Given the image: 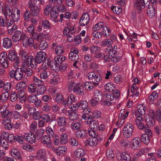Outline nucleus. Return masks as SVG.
I'll list each match as a JSON object with an SVG mask.
<instances>
[{
	"instance_id": "obj_1",
	"label": "nucleus",
	"mask_w": 161,
	"mask_h": 161,
	"mask_svg": "<svg viewBox=\"0 0 161 161\" xmlns=\"http://www.w3.org/2000/svg\"><path fill=\"white\" fill-rule=\"evenodd\" d=\"M68 87L69 92L73 91L74 93L81 96L84 95L83 90L80 87V84L74 80H72L69 82Z\"/></svg>"
},
{
	"instance_id": "obj_2",
	"label": "nucleus",
	"mask_w": 161,
	"mask_h": 161,
	"mask_svg": "<svg viewBox=\"0 0 161 161\" xmlns=\"http://www.w3.org/2000/svg\"><path fill=\"white\" fill-rule=\"evenodd\" d=\"M20 55L21 56V58L22 60L23 66L24 67L25 66L29 67L31 64L33 65V62L35 61L34 58H32V56H28L26 53L23 51L20 52Z\"/></svg>"
},
{
	"instance_id": "obj_3",
	"label": "nucleus",
	"mask_w": 161,
	"mask_h": 161,
	"mask_svg": "<svg viewBox=\"0 0 161 161\" xmlns=\"http://www.w3.org/2000/svg\"><path fill=\"white\" fill-rule=\"evenodd\" d=\"M11 78H14L17 80H20L24 76L23 71L21 68L17 69L15 70H12L9 72Z\"/></svg>"
},
{
	"instance_id": "obj_4",
	"label": "nucleus",
	"mask_w": 161,
	"mask_h": 161,
	"mask_svg": "<svg viewBox=\"0 0 161 161\" xmlns=\"http://www.w3.org/2000/svg\"><path fill=\"white\" fill-rule=\"evenodd\" d=\"M133 126L132 124L127 123L125 125L123 129V136L126 138H130L132 135Z\"/></svg>"
},
{
	"instance_id": "obj_5",
	"label": "nucleus",
	"mask_w": 161,
	"mask_h": 161,
	"mask_svg": "<svg viewBox=\"0 0 161 161\" xmlns=\"http://www.w3.org/2000/svg\"><path fill=\"white\" fill-rule=\"evenodd\" d=\"M89 80H92L93 85L97 86L99 84V82L102 80V77L100 75L96 74L93 72L88 73L87 75Z\"/></svg>"
},
{
	"instance_id": "obj_6",
	"label": "nucleus",
	"mask_w": 161,
	"mask_h": 161,
	"mask_svg": "<svg viewBox=\"0 0 161 161\" xmlns=\"http://www.w3.org/2000/svg\"><path fill=\"white\" fill-rule=\"evenodd\" d=\"M13 25V22L10 19H8L6 17H0V27H6L8 28Z\"/></svg>"
},
{
	"instance_id": "obj_7",
	"label": "nucleus",
	"mask_w": 161,
	"mask_h": 161,
	"mask_svg": "<svg viewBox=\"0 0 161 161\" xmlns=\"http://www.w3.org/2000/svg\"><path fill=\"white\" fill-rule=\"evenodd\" d=\"M33 0H30L29 2V8L30 9L32 15L34 16H37L38 15L39 9L36 6Z\"/></svg>"
},
{
	"instance_id": "obj_8",
	"label": "nucleus",
	"mask_w": 161,
	"mask_h": 161,
	"mask_svg": "<svg viewBox=\"0 0 161 161\" xmlns=\"http://www.w3.org/2000/svg\"><path fill=\"white\" fill-rule=\"evenodd\" d=\"M41 142L45 146L48 148L51 149L52 147L53 143L50 136L48 135L42 136L41 138Z\"/></svg>"
},
{
	"instance_id": "obj_9",
	"label": "nucleus",
	"mask_w": 161,
	"mask_h": 161,
	"mask_svg": "<svg viewBox=\"0 0 161 161\" xmlns=\"http://www.w3.org/2000/svg\"><path fill=\"white\" fill-rule=\"evenodd\" d=\"M46 57V53L43 51H40L37 53L36 58H34L35 62L37 64L42 62Z\"/></svg>"
},
{
	"instance_id": "obj_10",
	"label": "nucleus",
	"mask_w": 161,
	"mask_h": 161,
	"mask_svg": "<svg viewBox=\"0 0 161 161\" xmlns=\"http://www.w3.org/2000/svg\"><path fill=\"white\" fill-rule=\"evenodd\" d=\"M12 21L18 22L20 19V11L17 8H14L11 11V15Z\"/></svg>"
},
{
	"instance_id": "obj_11",
	"label": "nucleus",
	"mask_w": 161,
	"mask_h": 161,
	"mask_svg": "<svg viewBox=\"0 0 161 161\" xmlns=\"http://www.w3.org/2000/svg\"><path fill=\"white\" fill-rule=\"evenodd\" d=\"M78 53V51L75 48L72 49L69 55V58L72 61L79 62Z\"/></svg>"
},
{
	"instance_id": "obj_12",
	"label": "nucleus",
	"mask_w": 161,
	"mask_h": 161,
	"mask_svg": "<svg viewBox=\"0 0 161 161\" xmlns=\"http://www.w3.org/2000/svg\"><path fill=\"white\" fill-rule=\"evenodd\" d=\"M136 118L135 119V123L138 128L140 130H144L145 127L142 122L143 121V119L142 116L139 114H136Z\"/></svg>"
},
{
	"instance_id": "obj_13",
	"label": "nucleus",
	"mask_w": 161,
	"mask_h": 161,
	"mask_svg": "<svg viewBox=\"0 0 161 161\" xmlns=\"http://www.w3.org/2000/svg\"><path fill=\"white\" fill-rule=\"evenodd\" d=\"M90 17L88 13L84 14L80 18L79 25L80 26H84L88 24L89 22Z\"/></svg>"
},
{
	"instance_id": "obj_14",
	"label": "nucleus",
	"mask_w": 161,
	"mask_h": 161,
	"mask_svg": "<svg viewBox=\"0 0 161 161\" xmlns=\"http://www.w3.org/2000/svg\"><path fill=\"white\" fill-rule=\"evenodd\" d=\"M7 59V54L5 52L0 54V64L4 68H7L8 65Z\"/></svg>"
},
{
	"instance_id": "obj_15",
	"label": "nucleus",
	"mask_w": 161,
	"mask_h": 161,
	"mask_svg": "<svg viewBox=\"0 0 161 161\" xmlns=\"http://www.w3.org/2000/svg\"><path fill=\"white\" fill-rule=\"evenodd\" d=\"M11 154L12 156L19 161L21 160L22 155L19 150L15 148H12L11 150Z\"/></svg>"
},
{
	"instance_id": "obj_16",
	"label": "nucleus",
	"mask_w": 161,
	"mask_h": 161,
	"mask_svg": "<svg viewBox=\"0 0 161 161\" xmlns=\"http://www.w3.org/2000/svg\"><path fill=\"white\" fill-rule=\"evenodd\" d=\"M24 39L23 34H22L20 31H15L12 37L13 41L14 42H16L20 40H23Z\"/></svg>"
},
{
	"instance_id": "obj_17",
	"label": "nucleus",
	"mask_w": 161,
	"mask_h": 161,
	"mask_svg": "<svg viewBox=\"0 0 161 161\" xmlns=\"http://www.w3.org/2000/svg\"><path fill=\"white\" fill-rule=\"evenodd\" d=\"M24 139L31 143L32 144L35 143L36 141V138L34 134L28 133L24 134Z\"/></svg>"
},
{
	"instance_id": "obj_18",
	"label": "nucleus",
	"mask_w": 161,
	"mask_h": 161,
	"mask_svg": "<svg viewBox=\"0 0 161 161\" xmlns=\"http://www.w3.org/2000/svg\"><path fill=\"white\" fill-rule=\"evenodd\" d=\"M141 139L138 137H136L133 138L131 142V147L132 149L135 150L139 147L141 145Z\"/></svg>"
},
{
	"instance_id": "obj_19",
	"label": "nucleus",
	"mask_w": 161,
	"mask_h": 161,
	"mask_svg": "<svg viewBox=\"0 0 161 161\" xmlns=\"http://www.w3.org/2000/svg\"><path fill=\"white\" fill-rule=\"evenodd\" d=\"M147 13L149 17L152 18L154 17L156 13L155 7L152 5H148L147 9Z\"/></svg>"
},
{
	"instance_id": "obj_20",
	"label": "nucleus",
	"mask_w": 161,
	"mask_h": 161,
	"mask_svg": "<svg viewBox=\"0 0 161 161\" xmlns=\"http://www.w3.org/2000/svg\"><path fill=\"white\" fill-rule=\"evenodd\" d=\"M52 117L51 118L50 116L47 114H43L42 117V119L45 121L46 123H50L53 120H55L56 119V115L54 114H53L51 115Z\"/></svg>"
},
{
	"instance_id": "obj_21",
	"label": "nucleus",
	"mask_w": 161,
	"mask_h": 161,
	"mask_svg": "<svg viewBox=\"0 0 161 161\" xmlns=\"http://www.w3.org/2000/svg\"><path fill=\"white\" fill-rule=\"evenodd\" d=\"M10 114L9 111L3 107V106L0 107V116L3 119L5 118L7 119V117H9L8 115Z\"/></svg>"
},
{
	"instance_id": "obj_22",
	"label": "nucleus",
	"mask_w": 161,
	"mask_h": 161,
	"mask_svg": "<svg viewBox=\"0 0 161 161\" xmlns=\"http://www.w3.org/2000/svg\"><path fill=\"white\" fill-rule=\"evenodd\" d=\"M47 153L45 150L40 149L37 152L36 158L39 160L44 158L46 156Z\"/></svg>"
},
{
	"instance_id": "obj_23",
	"label": "nucleus",
	"mask_w": 161,
	"mask_h": 161,
	"mask_svg": "<svg viewBox=\"0 0 161 161\" xmlns=\"http://www.w3.org/2000/svg\"><path fill=\"white\" fill-rule=\"evenodd\" d=\"M87 134V131L84 129H80L77 131L75 132V135L77 137L83 139Z\"/></svg>"
},
{
	"instance_id": "obj_24",
	"label": "nucleus",
	"mask_w": 161,
	"mask_h": 161,
	"mask_svg": "<svg viewBox=\"0 0 161 161\" xmlns=\"http://www.w3.org/2000/svg\"><path fill=\"white\" fill-rule=\"evenodd\" d=\"M98 138L97 137H93L89 138L86 140L85 143L91 146L96 145L97 144Z\"/></svg>"
},
{
	"instance_id": "obj_25",
	"label": "nucleus",
	"mask_w": 161,
	"mask_h": 161,
	"mask_svg": "<svg viewBox=\"0 0 161 161\" xmlns=\"http://www.w3.org/2000/svg\"><path fill=\"white\" fill-rule=\"evenodd\" d=\"M116 36L114 35L110 39H105L103 42V45L104 46H110L113 44V41H116Z\"/></svg>"
},
{
	"instance_id": "obj_26",
	"label": "nucleus",
	"mask_w": 161,
	"mask_h": 161,
	"mask_svg": "<svg viewBox=\"0 0 161 161\" xmlns=\"http://www.w3.org/2000/svg\"><path fill=\"white\" fill-rule=\"evenodd\" d=\"M119 161H130V157L128 153L123 152L122 153L119 158H118Z\"/></svg>"
},
{
	"instance_id": "obj_27",
	"label": "nucleus",
	"mask_w": 161,
	"mask_h": 161,
	"mask_svg": "<svg viewBox=\"0 0 161 161\" xmlns=\"http://www.w3.org/2000/svg\"><path fill=\"white\" fill-rule=\"evenodd\" d=\"M59 64L55 60H52L49 62V66L52 70L55 72H57L59 71Z\"/></svg>"
},
{
	"instance_id": "obj_28",
	"label": "nucleus",
	"mask_w": 161,
	"mask_h": 161,
	"mask_svg": "<svg viewBox=\"0 0 161 161\" xmlns=\"http://www.w3.org/2000/svg\"><path fill=\"white\" fill-rule=\"evenodd\" d=\"M57 123L59 126H65L67 124V119L64 117H59L57 119Z\"/></svg>"
},
{
	"instance_id": "obj_29",
	"label": "nucleus",
	"mask_w": 161,
	"mask_h": 161,
	"mask_svg": "<svg viewBox=\"0 0 161 161\" xmlns=\"http://www.w3.org/2000/svg\"><path fill=\"white\" fill-rule=\"evenodd\" d=\"M143 1V0H137L134 3L135 7L140 11L145 7V2Z\"/></svg>"
},
{
	"instance_id": "obj_30",
	"label": "nucleus",
	"mask_w": 161,
	"mask_h": 161,
	"mask_svg": "<svg viewBox=\"0 0 161 161\" xmlns=\"http://www.w3.org/2000/svg\"><path fill=\"white\" fill-rule=\"evenodd\" d=\"M69 119L71 121L76 120L78 114L76 110H69L68 111Z\"/></svg>"
},
{
	"instance_id": "obj_31",
	"label": "nucleus",
	"mask_w": 161,
	"mask_h": 161,
	"mask_svg": "<svg viewBox=\"0 0 161 161\" xmlns=\"http://www.w3.org/2000/svg\"><path fill=\"white\" fill-rule=\"evenodd\" d=\"M51 17L54 19V21L57 22L59 20V15L58 10H52L50 12Z\"/></svg>"
},
{
	"instance_id": "obj_32",
	"label": "nucleus",
	"mask_w": 161,
	"mask_h": 161,
	"mask_svg": "<svg viewBox=\"0 0 161 161\" xmlns=\"http://www.w3.org/2000/svg\"><path fill=\"white\" fill-rule=\"evenodd\" d=\"M74 154L75 156L78 158H82L85 155L84 150L81 148H78L74 151Z\"/></svg>"
},
{
	"instance_id": "obj_33",
	"label": "nucleus",
	"mask_w": 161,
	"mask_h": 161,
	"mask_svg": "<svg viewBox=\"0 0 161 161\" xmlns=\"http://www.w3.org/2000/svg\"><path fill=\"white\" fill-rule=\"evenodd\" d=\"M17 57L16 52L14 50H11L9 52L8 58L10 61H13L15 60Z\"/></svg>"
},
{
	"instance_id": "obj_34",
	"label": "nucleus",
	"mask_w": 161,
	"mask_h": 161,
	"mask_svg": "<svg viewBox=\"0 0 161 161\" xmlns=\"http://www.w3.org/2000/svg\"><path fill=\"white\" fill-rule=\"evenodd\" d=\"M67 148L65 146L59 147L57 150L56 154L58 156H62L64 155L67 151Z\"/></svg>"
},
{
	"instance_id": "obj_35",
	"label": "nucleus",
	"mask_w": 161,
	"mask_h": 161,
	"mask_svg": "<svg viewBox=\"0 0 161 161\" xmlns=\"http://www.w3.org/2000/svg\"><path fill=\"white\" fill-rule=\"evenodd\" d=\"M12 42L11 40L8 38H5L3 39V46L6 48H8L12 46Z\"/></svg>"
},
{
	"instance_id": "obj_36",
	"label": "nucleus",
	"mask_w": 161,
	"mask_h": 161,
	"mask_svg": "<svg viewBox=\"0 0 161 161\" xmlns=\"http://www.w3.org/2000/svg\"><path fill=\"white\" fill-rule=\"evenodd\" d=\"M11 119L10 117H7V119H3L2 123L4 124L5 128L8 130H10L12 128V126L10 122Z\"/></svg>"
},
{
	"instance_id": "obj_37",
	"label": "nucleus",
	"mask_w": 161,
	"mask_h": 161,
	"mask_svg": "<svg viewBox=\"0 0 161 161\" xmlns=\"http://www.w3.org/2000/svg\"><path fill=\"white\" fill-rule=\"evenodd\" d=\"M87 124L89 125V126L91 129H96L99 126L98 122L96 120L87 121Z\"/></svg>"
},
{
	"instance_id": "obj_38",
	"label": "nucleus",
	"mask_w": 161,
	"mask_h": 161,
	"mask_svg": "<svg viewBox=\"0 0 161 161\" xmlns=\"http://www.w3.org/2000/svg\"><path fill=\"white\" fill-rule=\"evenodd\" d=\"M92 114L90 115L89 116V118H91V119H98L101 116V112L100 111L98 110H95L92 111L91 113Z\"/></svg>"
},
{
	"instance_id": "obj_39",
	"label": "nucleus",
	"mask_w": 161,
	"mask_h": 161,
	"mask_svg": "<svg viewBox=\"0 0 161 161\" xmlns=\"http://www.w3.org/2000/svg\"><path fill=\"white\" fill-rule=\"evenodd\" d=\"M34 42L33 39L30 37L28 39H26L25 38L24 39L23 41V43L24 46L26 47L27 46H31L33 44Z\"/></svg>"
},
{
	"instance_id": "obj_40",
	"label": "nucleus",
	"mask_w": 161,
	"mask_h": 161,
	"mask_svg": "<svg viewBox=\"0 0 161 161\" xmlns=\"http://www.w3.org/2000/svg\"><path fill=\"white\" fill-rule=\"evenodd\" d=\"M81 125V124L80 122L74 121L71 123L70 127L72 130H77L80 128Z\"/></svg>"
},
{
	"instance_id": "obj_41",
	"label": "nucleus",
	"mask_w": 161,
	"mask_h": 161,
	"mask_svg": "<svg viewBox=\"0 0 161 161\" xmlns=\"http://www.w3.org/2000/svg\"><path fill=\"white\" fill-rule=\"evenodd\" d=\"M120 146L125 148H126L130 145L129 141L125 139L120 138L119 140Z\"/></svg>"
},
{
	"instance_id": "obj_42",
	"label": "nucleus",
	"mask_w": 161,
	"mask_h": 161,
	"mask_svg": "<svg viewBox=\"0 0 161 161\" xmlns=\"http://www.w3.org/2000/svg\"><path fill=\"white\" fill-rule=\"evenodd\" d=\"M137 108L138 111L141 115L145 114L146 110L147 109L146 107L144 106L143 104H139L138 105Z\"/></svg>"
},
{
	"instance_id": "obj_43",
	"label": "nucleus",
	"mask_w": 161,
	"mask_h": 161,
	"mask_svg": "<svg viewBox=\"0 0 161 161\" xmlns=\"http://www.w3.org/2000/svg\"><path fill=\"white\" fill-rule=\"evenodd\" d=\"M64 51V47L61 45H59L55 47V53L57 55H60L63 53Z\"/></svg>"
},
{
	"instance_id": "obj_44",
	"label": "nucleus",
	"mask_w": 161,
	"mask_h": 161,
	"mask_svg": "<svg viewBox=\"0 0 161 161\" xmlns=\"http://www.w3.org/2000/svg\"><path fill=\"white\" fill-rule=\"evenodd\" d=\"M26 82L21 81L19 82L16 85V89L17 90L21 89L24 90L26 86Z\"/></svg>"
},
{
	"instance_id": "obj_45",
	"label": "nucleus",
	"mask_w": 161,
	"mask_h": 161,
	"mask_svg": "<svg viewBox=\"0 0 161 161\" xmlns=\"http://www.w3.org/2000/svg\"><path fill=\"white\" fill-rule=\"evenodd\" d=\"M151 137H148L147 135H142L141 136V140L142 142L146 145H148L150 141Z\"/></svg>"
},
{
	"instance_id": "obj_46",
	"label": "nucleus",
	"mask_w": 161,
	"mask_h": 161,
	"mask_svg": "<svg viewBox=\"0 0 161 161\" xmlns=\"http://www.w3.org/2000/svg\"><path fill=\"white\" fill-rule=\"evenodd\" d=\"M94 98H96L100 101L102 100V93L101 91L96 90L94 93Z\"/></svg>"
},
{
	"instance_id": "obj_47",
	"label": "nucleus",
	"mask_w": 161,
	"mask_h": 161,
	"mask_svg": "<svg viewBox=\"0 0 161 161\" xmlns=\"http://www.w3.org/2000/svg\"><path fill=\"white\" fill-rule=\"evenodd\" d=\"M37 92L38 94L41 95L44 93L46 90V88L45 86L44 85H38Z\"/></svg>"
},
{
	"instance_id": "obj_48",
	"label": "nucleus",
	"mask_w": 161,
	"mask_h": 161,
	"mask_svg": "<svg viewBox=\"0 0 161 161\" xmlns=\"http://www.w3.org/2000/svg\"><path fill=\"white\" fill-rule=\"evenodd\" d=\"M146 122L148 126H153L155 125V121L154 118L149 117H146Z\"/></svg>"
},
{
	"instance_id": "obj_49",
	"label": "nucleus",
	"mask_w": 161,
	"mask_h": 161,
	"mask_svg": "<svg viewBox=\"0 0 161 161\" xmlns=\"http://www.w3.org/2000/svg\"><path fill=\"white\" fill-rule=\"evenodd\" d=\"M42 25L44 29H48L51 27V24L47 20H43L42 21Z\"/></svg>"
},
{
	"instance_id": "obj_50",
	"label": "nucleus",
	"mask_w": 161,
	"mask_h": 161,
	"mask_svg": "<svg viewBox=\"0 0 161 161\" xmlns=\"http://www.w3.org/2000/svg\"><path fill=\"white\" fill-rule=\"evenodd\" d=\"M0 145L5 149H7L9 145L8 142L6 140L1 139V137L0 138Z\"/></svg>"
},
{
	"instance_id": "obj_51",
	"label": "nucleus",
	"mask_w": 161,
	"mask_h": 161,
	"mask_svg": "<svg viewBox=\"0 0 161 161\" xmlns=\"http://www.w3.org/2000/svg\"><path fill=\"white\" fill-rule=\"evenodd\" d=\"M68 141L67 135L66 133H63L61 134L60 142L62 144L66 143Z\"/></svg>"
},
{
	"instance_id": "obj_52",
	"label": "nucleus",
	"mask_w": 161,
	"mask_h": 161,
	"mask_svg": "<svg viewBox=\"0 0 161 161\" xmlns=\"http://www.w3.org/2000/svg\"><path fill=\"white\" fill-rule=\"evenodd\" d=\"M38 99L36 95L31 94L29 95L28 98L27 100L30 103H34Z\"/></svg>"
},
{
	"instance_id": "obj_53",
	"label": "nucleus",
	"mask_w": 161,
	"mask_h": 161,
	"mask_svg": "<svg viewBox=\"0 0 161 161\" xmlns=\"http://www.w3.org/2000/svg\"><path fill=\"white\" fill-rule=\"evenodd\" d=\"M28 92L31 93H35L36 90V87L33 84H29L28 86Z\"/></svg>"
},
{
	"instance_id": "obj_54",
	"label": "nucleus",
	"mask_w": 161,
	"mask_h": 161,
	"mask_svg": "<svg viewBox=\"0 0 161 161\" xmlns=\"http://www.w3.org/2000/svg\"><path fill=\"white\" fill-rule=\"evenodd\" d=\"M14 141L15 142H17L20 144H22L23 143L24 135L23 136H20L18 135H16L13 137Z\"/></svg>"
},
{
	"instance_id": "obj_55",
	"label": "nucleus",
	"mask_w": 161,
	"mask_h": 161,
	"mask_svg": "<svg viewBox=\"0 0 161 161\" xmlns=\"http://www.w3.org/2000/svg\"><path fill=\"white\" fill-rule=\"evenodd\" d=\"M78 105H79L78 106H79L80 109L82 110L86 108L88 106L87 102L84 100L81 101L80 103V104H78Z\"/></svg>"
},
{
	"instance_id": "obj_56",
	"label": "nucleus",
	"mask_w": 161,
	"mask_h": 161,
	"mask_svg": "<svg viewBox=\"0 0 161 161\" xmlns=\"http://www.w3.org/2000/svg\"><path fill=\"white\" fill-rule=\"evenodd\" d=\"M105 89L109 92H113L115 89V86L110 83L107 84L105 86Z\"/></svg>"
},
{
	"instance_id": "obj_57",
	"label": "nucleus",
	"mask_w": 161,
	"mask_h": 161,
	"mask_svg": "<svg viewBox=\"0 0 161 161\" xmlns=\"http://www.w3.org/2000/svg\"><path fill=\"white\" fill-rule=\"evenodd\" d=\"M106 156L108 159H112L114 158V154L112 150H108L106 152Z\"/></svg>"
},
{
	"instance_id": "obj_58",
	"label": "nucleus",
	"mask_w": 161,
	"mask_h": 161,
	"mask_svg": "<svg viewBox=\"0 0 161 161\" xmlns=\"http://www.w3.org/2000/svg\"><path fill=\"white\" fill-rule=\"evenodd\" d=\"M84 87L85 89L90 91L93 88V86L92 83L89 82H86L85 83Z\"/></svg>"
},
{
	"instance_id": "obj_59",
	"label": "nucleus",
	"mask_w": 161,
	"mask_h": 161,
	"mask_svg": "<svg viewBox=\"0 0 161 161\" xmlns=\"http://www.w3.org/2000/svg\"><path fill=\"white\" fill-rule=\"evenodd\" d=\"M48 47L47 42L45 41H41L39 45V47L41 50H45Z\"/></svg>"
},
{
	"instance_id": "obj_60",
	"label": "nucleus",
	"mask_w": 161,
	"mask_h": 161,
	"mask_svg": "<svg viewBox=\"0 0 161 161\" xmlns=\"http://www.w3.org/2000/svg\"><path fill=\"white\" fill-rule=\"evenodd\" d=\"M90 49L91 53L94 54H96L100 50V47L95 45H93L91 47Z\"/></svg>"
},
{
	"instance_id": "obj_61",
	"label": "nucleus",
	"mask_w": 161,
	"mask_h": 161,
	"mask_svg": "<svg viewBox=\"0 0 161 161\" xmlns=\"http://www.w3.org/2000/svg\"><path fill=\"white\" fill-rule=\"evenodd\" d=\"M9 96V93L8 92H6L3 93L1 96V102L3 103L5 102L8 99Z\"/></svg>"
},
{
	"instance_id": "obj_62",
	"label": "nucleus",
	"mask_w": 161,
	"mask_h": 161,
	"mask_svg": "<svg viewBox=\"0 0 161 161\" xmlns=\"http://www.w3.org/2000/svg\"><path fill=\"white\" fill-rule=\"evenodd\" d=\"M33 82L36 85H39L43 83V81L40 80L35 76H34L33 78Z\"/></svg>"
},
{
	"instance_id": "obj_63",
	"label": "nucleus",
	"mask_w": 161,
	"mask_h": 161,
	"mask_svg": "<svg viewBox=\"0 0 161 161\" xmlns=\"http://www.w3.org/2000/svg\"><path fill=\"white\" fill-rule=\"evenodd\" d=\"M65 59V57L64 56H57L55 58L56 62L58 64L62 63Z\"/></svg>"
},
{
	"instance_id": "obj_64",
	"label": "nucleus",
	"mask_w": 161,
	"mask_h": 161,
	"mask_svg": "<svg viewBox=\"0 0 161 161\" xmlns=\"http://www.w3.org/2000/svg\"><path fill=\"white\" fill-rule=\"evenodd\" d=\"M156 118L158 122L161 123V109H158L156 111Z\"/></svg>"
}]
</instances>
